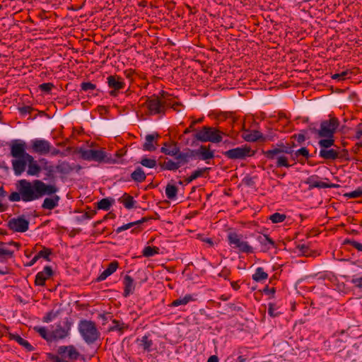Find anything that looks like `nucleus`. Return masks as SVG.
Instances as JSON below:
<instances>
[{"mask_svg":"<svg viewBox=\"0 0 362 362\" xmlns=\"http://www.w3.org/2000/svg\"><path fill=\"white\" fill-rule=\"evenodd\" d=\"M8 227L14 232L24 233L28 230L29 221L23 216L13 218L8 221Z\"/></svg>","mask_w":362,"mask_h":362,"instance_id":"obj_13","label":"nucleus"},{"mask_svg":"<svg viewBox=\"0 0 362 362\" xmlns=\"http://www.w3.org/2000/svg\"><path fill=\"white\" fill-rule=\"evenodd\" d=\"M54 87V86L52 83H44L39 86L40 90L45 93H49Z\"/></svg>","mask_w":362,"mask_h":362,"instance_id":"obj_55","label":"nucleus"},{"mask_svg":"<svg viewBox=\"0 0 362 362\" xmlns=\"http://www.w3.org/2000/svg\"><path fill=\"white\" fill-rule=\"evenodd\" d=\"M119 263L117 261L111 262L107 269H105L100 275L98 277V281H102L106 279L109 276L112 274L118 268Z\"/></svg>","mask_w":362,"mask_h":362,"instance_id":"obj_26","label":"nucleus"},{"mask_svg":"<svg viewBox=\"0 0 362 362\" xmlns=\"http://www.w3.org/2000/svg\"><path fill=\"white\" fill-rule=\"evenodd\" d=\"M339 126V121L336 117H331L329 119L323 120L320 123V129L309 126L310 130L317 134L319 137H334L337 129Z\"/></svg>","mask_w":362,"mask_h":362,"instance_id":"obj_6","label":"nucleus"},{"mask_svg":"<svg viewBox=\"0 0 362 362\" xmlns=\"http://www.w3.org/2000/svg\"><path fill=\"white\" fill-rule=\"evenodd\" d=\"M56 170L62 175H69L73 171L72 165L67 161H59L56 166Z\"/></svg>","mask_w":362,"mask_h":362,"instance_id":"obj_31","label":"nucleus"},{"mask_svg":"<svg viewBox=\"0 0 362 362\" xmlns=\"http://www.w3.org/2000/svg\"><path fill=\"white\" fill-rule=\"evenodd\" d=\"M159 137V134L157 133L152 134H147L145 138V142L143 145V150L147 151H154L156 149L157 142L154 141Z\"/></svg>","mask_w":362,"mask_h":362,"instance_id":"obj_21","label":"nucleus"},{"mask_svg":"<svg viewBox=\"0 0 362 362\" xmlns=\"http://www.w3.org/2000/svg\"><path fill=\"white\" fill-rule=\"evenodd\" d=\"M294 155L296 158H298L299 156H303L306 158H308L310 157L309 151L305 147H302L301 148L296 151Z\"/></svg>","mask_w":362,"mask_h":362,"instance_id":"obj_56","label":"nucleus"},{"mask_svg":"<svg viewBox=\"0 0 362 362\" xmlns=\"http://www.w3.org/2000/svg\"><path fill=\"white\" fill-rule=\"evenodd\" d=\"M145 105L151 115H156L164 112L165 107L168 104L166 101H161L158 96L153 95L152 97H147Z\"/></svg>","mask_w":362,"mask_h":362,"instance_id":"obj_11","label":"nucleus"},{"mask_svg":"<svg viewBox=\"0 0 362 362\" xmlns=\"http://www.w3.org/2000/svg\"><path fill=\"white\" fill-rule=\"evenodd\" d=\"M25 148L26 144L22 140H13L11 144L10 154L15 158L11 160V163L16 176L22 175L28 165V161L25 156L28 153L25 151Z\"/></svg>","mask_w":362,"mask_h":362,"instance_id":"obj_2","label":"nucleus"},{"mask_svg":"<svg viewBox=\"0 0 362 362\" xmlns=\"http://www.w3.org/2000/svg\"><path fill=\"white\" fill-rule=\"evenodd\" d=\"M8 338L11 340L16 341L19 345H21L23 347H24V349L27 351H33L35 349V348L27 340H25L23 338H22L18 334L9 333L8 334Z\"/></svg>","mask_w":362,"mask_h":362,"instance_id":"obj_23","label":"nucleus"},{"mask_svg":"<svg viewBox=\"0 0 362 362\" xmlns=\"http://www.w3.org/2000/svg\"><path fill=\"white\" fill-rule=\"evenodd\" d=\"M141 346L145 351H150V348L153 344V341L151 339H149L148 337L145 335L141 338Z\"/></svg>","mask_w":362,"mask_h":362,"instance_id":"obj_50","label":"nucleus"},{"mask_svg":"<svg viewBox=\"0 0 362 362\" xmlns=\"http://www.w3.org/2000/svg\"><path fill=\"white\" fill-rule=\"evenodd\" d=\"M351 282L357 288L362 290V277L353 278Z\"/></svg>","mask_w":362,"mask_h":362,"instance_id":"obj_62","label":"nucleus"},{"mask_svg":"<svg viewBox=\"0 0 362 362\" xmlns=\"http://www.w3.org/2000/svg\"><path fill=\"white\" fill-rule=\"evenodd\" d=\"M47 358L51 362H66L62 358L51 353L47 354Z\"/></svg>","mask_w":362,"mask_h":362,"instance_id":"obj_59","label":"nucleus"},{"mask_svg":"<svg viewBox=\"0 0 362 362\" xmlns=\"http://www.w3.org/2000/svg\"><path fill=\"white\" fill-rule=\"evenodd\" d=\"M128 325L124 322L114 319L112 321V325H110L108 328V332L117 331L120 334H122L126 329H128Z\"/></svg>","mask_w":362,"mask_h":362,"instance_id":"obj_30","label":"nucleus"},{"mask_svg":"<svg viewBox=\"0 0 362 362\" xmlns=\"http://www.w3.org/2000/svg\"><path fill=\"white\" fill-rule=\"evenodd\" d=\"M177 187L175 185L168 184L165 187V194L169 199H174L177 193Z\"/></svg>","mask_w":362,"mask_h":362,"instance_id":"obj_40","label":"nucleus"},{"mask_svg":"<svg viewBox=\"0 0 362 362\" xmlns=\"http://www.w3.org/2000/svg\"><path fill=\"white\" fill-rule=\"evenodd\" d=\"M203 119H204V118L202 117V118H199L197 119L192 121L191 124L189 125V127L188 128L185 129V130L184 131V134H189V132H191L192 131H194V127L195 124L202 122Z\"/></svg>","mask_w":362,"mask_h":362,"instance_id":"obj_57","label":"nucleus"},{"mask_svg":"<svg viewBox=\"0 0 362 362\" xmlns=\"http://www.w3.org/2000/svg\"><path fill=\"white\" fill-rule=\"evenodd\" d=\"M17 192H13L9 196L11 202H33L42 197L44 195H57L59 188L55 185H47L40 180H35L30 182L23 179L16 183Z\"/></svg>","mask_w":362,"mask_h":362,"instance_id":"obj_1","label":"nucleus"},{"mask_svg":"<svg viewBox=\"0 0 362 362\" xmlns=\"http://www.w3.org/2000/svg\"><path fill=\"white\" fill-rule=\"evenodd\" d=\"M319 156L325 160H334L339 158L338 151L334 148L320 149Z\"/></svg>","mask_w":362,"mask_h":362,"instance_id":"obj_29","label":"nucleus"},{"mask_svg":"<svg viewBox=\"0 0 362 362\" xmlns=\"http://www.w3.org/2000/svg\"><path fill=\"white\" fill-rule=\"evenodd\" d=\"M159 248L157 247H145L143 250L142 254L144 257H150L159 253Z\"/></svg>","mask_w":362,"mask_h":362,"instance_id":"obj_42","label":"nucleus"},{"mask_svg":"<svg viewBox=\"0 0 362 362\" xmlns=\"http://www.w3.org/2000/svg\"><path fill=\"white\" fill-rule=\"evenodd\" d=\"M268 278V274L266 273L262 267H258L255 274H252V279L255 281L259 282L266 280Z\"/></svg>","mask_w":362,"mask_h":362,"instance_id":"obj_38","label":"nucleus"},{"mask_svg":"<svg viewBox=\"0 0 362 362\" xmlns=\"http://www.w3.org/2000/svg\"><path fill=\"white\" fill-rule=\"evenodd\" d=\"M149 219V218H146V217H144L142 218L141 219L139 220V221H134V222H132V223H129L127 224H124L120 227H118L117 229H116V233H119L124 230H128L129 228H131L133 226H137V225H139L141 223H143L144 222H146Z\"/></svg>","mask_w":362,"mask_h":362,"instance_id":"obj_37","label":"nucleus"},{"mask_svg":"<svg viewBox=\"0 0 362 362\" xmlns=\"http://www.w3.org/2000/svg\"><path fill=\"white\" fill-rule=\"evenodd\" d=\"M40 163L42 165V170H45V177L44 180H47V179L54 180V167L49 164V162L46 158H40L39 160Z\"/></svg>","mask_w":362,"mask_h":362,"instance_id":"obj_22","label":"nucleus"},{"mask_svg":"<svg viewBox=\"0 0 362 362\" xmlns=\"http://www.w3.org/2000/svg\"><path fill=\"white\" fill-rule=\"evenodd\" d=\"M69 334V329L63 327L61 325H57L51 332L52 340H57L65 338Z\"/></svg>","mask_w":362,"mask_h":362,"instance_id":"obj_28","label":"nucleus"},{"mask_svg":"<svg viewBox=\"0 0 362 362\" xmlns=\"http://www.w3.org/2000/svg\"><path fill=\"white\" fill-rule=\"evenodd\" d=\"M255 154V151L252 150L247 144L223 152V155L230 160H245L247 158L252 157Z\"/></svg>","mask_w":362,"mask_h":362,"instance_id":"obj_7","label":"nucleus"},{"mask_svg":"<svg viewBox=\"0 0 362 362\" xmlns=\"http://www.w3.org/2000/svg\"><path fill=\"white\" fill-rule=\"evenodd\" d=\"M178 146L176 143H174L170 145H168L167 143H165L163 146L161 147L160 151L165 155L175 156L178 151Z\"/></svg>","mask_w":362,"mask_h":362,"instance_id":"obj_34","label":"nucleus"},{"mask_svg":"<svg viewBox=\"0 0 362 362\" xmlns=\"http://www.w3.org/2000/svg\"><path fill=\"white\" fill-rule=\"evenodd\" d=\"M52 269L51 267H45L43 271L37 274L35 279V284L36 286H44L45 281L52 275Z\"/></svg>","mask_w":362,"mask_h":362,"instance_id":"obj_20","label":"nucleus"},{"mask_svg":"<svg viewBox=\"0 0 362 362\" xmlns=\"http://www.w3.org/2000/svg\"><path fill=\"white\" fill-rule=\"evenodd\" d=\"M59 200L60 197L58 195L46 197L42 204V208L44 209L52 210L59 205Z\"/></svg>","mask_w":362,"mask_h":362,"instance_id":"obj_24","label":"nucleus"},{"mask_svg":"<svg viewBox=\"0 0 362 362\" xmlns=\"http://www.w3.org/2000/svg\"><path fill=\"white\" fill-rule=\"evenodd\" d=\"M81 89L84 91L93 90L96 86L90 82H83L81 85Z\"/></svg>","mask_w":362,"mask_h":362,"instance_id":"obj_58","label":"nucleus"},{"mask_svg":"<svg viewBox=\"0 0 362 362\" xmlns=\"http://www.w3.org/2000/svg\"><path fill=\"white\" fill-rule=\"evenodd\" d=\"M275 158H276V165L277 168H289L291 166V165H289L288 163V158L286 157L285 156H280L279 154L276 156Z\"/></svg>","mask_w":362,"mask_h":362,"instance_id":"obj_43","label":"nucleus"},{"mask_svg":"<svg viewBox=\"0 0 362 362\" xmlns=\"http://www.w3.org/2000/svg\"><path fill=\"white\" fill-rule=\"evenodd\" d=\"M124 284V297H128L130 294H132L135 289V285L134 284V279L129 275H126L123 280Z\"/></svg>","mask_w":362,"mask_h":362,"instance_id":"obj_25","label":"nucleus"},{"mask_svg":"<svg viewBox=\"0 0 362 362\" xmlns=\"http://www.w3.org/2000/svg\"><path fill=\"white\" fill-rule=\"evenodd\" d=\"M52 254V250L47 247H43L42 250H40L37 254V256L38 259L43 258L46 259L47 261H50L49 259V255Z\"/></svg>","mask_w":362,"mask_h":362,"instance_id":"obj_48","label":"nucleus"},{"mask_svg":"<svg viewBox=\"0 0 362 362\" xmlns=\"http://www.w3.org/2000/svg\"><path fill=\"white\" fill-rule=\"evenodd\" d=\"M344 196L349 199H356L362 197V188L358 187L356 189L346 193Z\"/></svg>","mask_w":362,"mask_h":362,"instance_id":"obj_52","label":"nucleus"},{"mask_svg":"<svg viewBox=\"0 0 362 362\" xmlns=\"http://www.w3.org/2000/svg\"><path fill=\"white\" fill-rule=\"evenodd\" d=\"M261 245V251L267 252L272 248L276 247L275 242L267 235H259L257 238Z\"/></svg>","mask_w":362,"mask_h":362,"instance_id":"obj_19","label":"nucleus"},{"mask_svg":"<svg viewBox=\"0 0 362 362\" xmlns=\"http://www.w3.org/2000/svg\"><path fill=\"white\" fill-rule=\"evenodd\" d=\"M131 178L136 182H142L146 180V175L141 167H137L135 170L132 173Z\"/></svg>","mask_w":362,"mask_h":362,"instance_id":"obj_35","label":"nucleus"},{"mask_svg":"<svg viewBox=\"0 0 362 362\" xmlns=\"http://www.w3.org/2000/svg\"><path fill=\"white\" fill-rule=\"evenodd\" d=\"M318 142L320 149L330 148L334 144V137H325Z\"/></svg>","mask_w":362,"mask_h":362,"instance_id":"obj_41","label":"nucleus"},{"mask_svg":"<svg viewBox=\"0 0 362 362\" xmlns=\"http://www.w3.org/2000/svg\"><path fill=\"white\" fill-rule=\"evenodd\" d=\"M25 158L28 161L27 174L33 176L38 175L42 170V166L39 165L37 161L35 160L33 156L26 154Z\"/></svg>","mask_w":362,"mask_h":362,"instance_id":"obj_17","label":"nucleus"},{"mask_svg":"<svg viewBox=\"0 0 362 362\" xmlns=\"http://www.w3.org/2000/svg\"><path fill=\"white\" fill-rule=\"evenodd\" d=\"M293 148L291 146H286L284 143L280 142L272 149L267 151H263L264 156L269 160L275 159L276 156L281 153L291 154L293 153Z\"/></svg>","mask_w":362,"mask_h":362,"instance_id":"obj_12","label":"nucleus"},{"mask_svg":"<svg viewBox=\"0 0 362 362\" xmlns=\"http://www.w3.org/2000/svg\"><path fill=\"white\" fill-rule=\"evenodd\" d=\"M286 216L283 214L274 213L269 216V220L274 223H281L285 221Z\"/></svg>","mask_w":362,"mask_h":362,"instance_id":"obj_47","label":"nucleus"},{"mask_svg":"<svg viewBox=\"0 0 362 362\" xmlns=\"http://www.w3.org/2000/svg\"><path fill=\"white\" fill-rule=\"evenodd\" d=\"M351 72L348 70L343 71L341 73L335 74L332 75V78L333 79H337L339 81H344L346 78H350L349 75H351Z\"/></svg>","mask_w":362,"mask_h":362,"instance_id":"obj_49","label":"nucleus"},{"mask_svg":"<svg viewBox=\"0 0 362 362\" xmlns=\"http://www.w3.org/2000/svg\"><path fill=\"white\" fill-rule=\"evenodd\" d=\"M242 138L248 142H255L257 141H266L271 140L268 136H264L262 133L257 130L243 129L241 135Z\"/></svg>","mask_w":362,"mask_h":362,"instance_id":"obj_14","label":"nucleus"},{"mask_svg":"<svg viewBox=\"0 0 362 362\" xmlns=\"http://www.w3.org/2000/svg\"><path fill=\"white\" fill-rule=\"evenodd\" d=\"M276 310H277V308H276L275 304L271 303H269L268 314L271 317H275L279 316L281 314V313L280 312H277Z\"/></svg>","mask_w":362,"mask_h":362,"instance_id":"obj_53","label":"nucleus"},{"mask_svg":"<svg viewBox=\"0 0 362 362\" xmlns=\"http://www.w3.org/2000/svg\"><path fill=\"white\" fill-rule=\"evenodd\" d=\"M226 135L228 134L219 129L209 126H204L202 129L197 131L194 134V137L197 141L202 142L210 141L211 143L217 144L222 141L223 136Z\"/></svg>","mask_w":362,"mask_h":362,"instance_id":"obj_4","label":"nucleus"},{"mask_svg":"<svg viewBox=\"0 0 362 362\" xmlns=\"http://www.w3.org/2000/svg\"><path fill=\"white\" fill-rule=\"evenodd\" d=\"M139 163L143 166L148 168H153L157 164L156 159L148 158H142Z\"/></svg>","mask_w":362,"mask_h":362,"instance_id":"obj_45","label":"nucleus"},{"mask_svg":"<svg viewBox=\"0 0 362 362\" xmlns=\"http://www.w3.org/2000/svg\"><path fill=\"white\" fill-rule=\"evenodd\" d=\"M160 166L161 170L173 171L177 170L180 168L177 161H173L170 159H168L167 161H165L163 163H160Z\"/></svg>","mask_w":362,"mask_h":362,"instance_id":"obj_36","label":"nucleus"},{"mask_svg":"<svg viewBox=\"0 0 362 362\" xmlns=\"http://www.w3.org/2000/svg\"><path fill=\"white\" fill-rule=\"evenodd\" d=\"M318 176L317 175H311L308 177L305 180V183L309 185L308 189L310 190L313 188H317L318 184Z\"/></svg>","mask_w":362,"mask_h":362,"instance_id":"obj_44","label":"nucleus"},{"mask_svg":"<svg viewBox=\"0 0 362 362\" xmlns=\"http://www.w3.org/2000/svg\"><path fill=\"white\" fill-rule=\"evenodd\" d=\"M210 170H211V168H207V167L203 168H199V169L194 170V172H192V173L190 175V176L187 177L185 181L187 184L190 183L193 180H196L198 177H204V173L206 172H209Z\"/></svg>","mask_w":362,"mask_h":362,"instance_id":"obj_33","label":"nucleus"},{"mask_svg":"<svg viewBox=\"0 0 362 362\" xmlns=\"http://www.w3.org/2000/svg\"><path fill=\"white\" fill-rule=\"evenodd\" d=\"M124 199L122 201V203H123L124 207L128 209H132L135 204V201L134 200L133 197H132L126 193L124 194Z\"/></svg>","mask_w":362,"mask_h":362,"instance_id":"obj_46","label":"nucleus"},{"mask_svg":"<svg viewBox=\"0 0 362 362\" xmlns=\"http://www.w3.org/2000/svg\"><path fill=\"white\" fill-rule=\"evenodd\" d=\"M344 244H349L358 251L362 252V244L354 240H345Z\"/></svg>","mask_w":362,"mask_h":362,"instance_id":"obj_54","label":"nucleus"},{"mask_svg":"<svg viewBox=\"0 0 362 362\" xmlns=\"http://www.w3.org/2000/svg\"><path fill=\"white\" fill-rule=\"evenodd\" d=\"M6 245H15L18 249L21 246L20 243H16L13 241H11L8 243L0 241V258H3V257H6L12 258L13 257V251L6 249Z\"/></svg>","mask_w":362,"mask_h":362,"instance_id":"obj_27","label":"nucleus"},{"mask_svg":"<svg viewBox=\"0 0 362 362\" xmlns=\"http://www.w3.org/2000/svg\"><path fill=\"white\" fill-rule=\"evenodd\" d=\"M338 155H339V158H344L346 160H349V152H348V151L346 149L344 148V149H342L340 151H338Z\"/></svg>","mask_w":362,"mask_h":362,"instance_id":"obj_63","label":"nucleus"},{"mask_svg":"<svg viewBox=\"0 0 362 362\" xmlns=\"http://www.w3.org/2000/svg\"><path fill=\"white\" fill-rule=\"evenodd\" d=\"M174 157L178 165L181 167L182 165L187 164L189 161L190 158H194V154L192 153V149L187 148L184 151H180V148H178V151Z\"/></svg>","mask_w":362,"mask_h":362,"instance_id":"obj_18","label":"nucleus"},{"mask_svg":"<svg viewBox=\"0 0 362 362\" xmlns=\"http://www.w3.org/2000/svg\"><path fill=\"white\" fill-rule=\"evenodd\" d=\"M124 76H126L127 78H129L131 81H132L133 80V76L135 74V71H134V70H133L132 69H126L124 71Z\"/></svg>","mask_w":362,"mask_h":362,"instance_id":"obj_64","label":"nucleus"},{"mask_svg":"<svg viewBox=\"0 0 362 362\" xmlns=\"http://www.w3.org/2000/svg\"><path fill=\"white\" fill-rule=\"evenodd\" d=\"M297 248L299 250V251L302 253V255L305 256H308L309 254V247L303 244V245H298L297 246Z\"/></svg>","mask_w":362,"mask_h":362,"instance_id":"obj_61","label":"nucleus"},{"mask_svg":"<svg viewBox=\"0 0 362 362\" xmlns=\"http://www.w3.org/2000/svg\"><path fill=\"white\" fill-rule=\"evenodd\" d=\"M80 157L85 160L103 162L107 158L106 153L103 149H83L78 150Z\"/></svg>","mask_w":362,"mask_h":362,"instance_id":"obj_10","label":"nucleus"},{"mask_svg":"<svg viewBox=\"0 0 362 362\" xmlns=\"http://www.w3.org/2000/svg\"><path fill=\"white\" fill-rule=\"evenodd\" d=\"M107 84L110 89L109 95L112 97H117L126 87L124 78L117 74L108 76Z\"/></svg>","mask_w":362,"mask_h":362,"instance_id":"obj_8","label":"nucleus"},{"mask_svg":"<svg viewBox=\"0 0 362 362\" xmlns=\"http://www.w3.org/2000/svg\"><path fill=\"white\" fill-rule=\"evenodd\" d=\"M114 202L115 200L112 198H104L97 203V206L98 209L107 211Z\"/></svg>","mask_w":362,"mask_h":362,"instance_id":"obj_39","label":"nucleus"},{"mask_svg":"<svg viewBox=\"0 0 362 362\" xmlns=\"http://www.w3.org/2000/svg\"><path fill=\"white\" fill-rule=\"evenodd\" d=\"M30 149L32 152L39 155L60 156L62 157L66 156L64 152L54 147L49 141L42 139L32 140Z\"/></svg>","mask_w":362,"mask_h":362,"instance_id":"obj_3","label":"nucleus"},{"mask_svg":"<svg viewBox=\"0 0 362 362\" xmlns=\"http://www.w3.org/2000/svg\"><path fill=\"white\" fill-rule=\"evenodd\" d=\"M19 112L22 115L30 114L33 111V108L30 105H23L18 107Z\"/></svg>","mask_w":362,"mask_h":362,"instance_id":"obj_60","label":"nucleus"},{"mask_svg":"<svg viewBox=\"0 0 362 362\" xmlns=\"http://www.w3.org/2000/svg\"><path fill=\"white\" fill-rule=\"evenodd\" d=\"M35 329L39 333V334L47 341H52L51 334H48L47 330L45 327H35Z\"/></svg>","mask_w":362,"mask_h":362,"instance_id":"obj_51","label":"nucleus"},{"mask_svg":"<svg viewBox=\"0 0 362 362\" xmlns=\"http://www.w3.org/2000/svg\"><path fill=\"white\" fill-rule=\"evenodd\" d=\"M194 157L200 160H207L214 157V152L210 149V146L202 145L198 149L192 150Z\"/></svg>","mask_w":362,"mask_h":362,"instance_id":"obj_15","label":"nucleus"},{"mask_svg":"<svg viewBox=\"0 0 362 362\" xmlns=\"http://www.w3.org/2000/svg\"><path fill=\"white\" fill-rule=\"evenodd\" d=\"M196 298L194 297L193 295L191 294H187L182 298H177L175 300H173L170 306V307H177L179 305H187L188 303L191 301L195 300Z\"/></svg>","mask_w":362,"mask_h":362,"instance_id":"obj_32","label":"nucleus"},{"mask_svg":"<svg viewBox=\"0 0 362 362\" xmlns=\"http://www.w3.org/2000/svg\"><path fill=\"white\" fill-rule=\"evenodd\" d=\"M228 243L233 248H236L240 252L253 253L254 250L247 241L241 239L240 236L236 233H229L228 235Z\"/></svg>","mask_w":362,"mask_h":362,"instance_id":"obj_9","label":"nucleus"},{"mask_svg":"<svg viewBox=\"0 0 362 362\" xmlns=\"http://www.w3.org/2000/svg\"><path fill=\"white\" fill-rule=\"evenodd\" d=\"M57 353L59 355L65 356V354H67V357L71 361H75L78 359L79 356V352L76 350V349L73 345L69 346H61L57 349Z\"/></svg>","mask_w":362,"mask_h":362,"instance_id":"obj_16","label":"nucleus"},{"mask_svg":"<svg viewBox=\"0 0 362 362\" xmlns=\"http://www.w3.org/2000/svg\"><path fill=\"white\" fill-rule=\"evenodd\" d=\"M78 331L88 344L95 343L100 336L95 323L90 320H81L78 324Z\"/></svg>","mask_w":362,"mask_h":362,"instance_id":"obj_5","label":"nucleus"}]
</instances>
